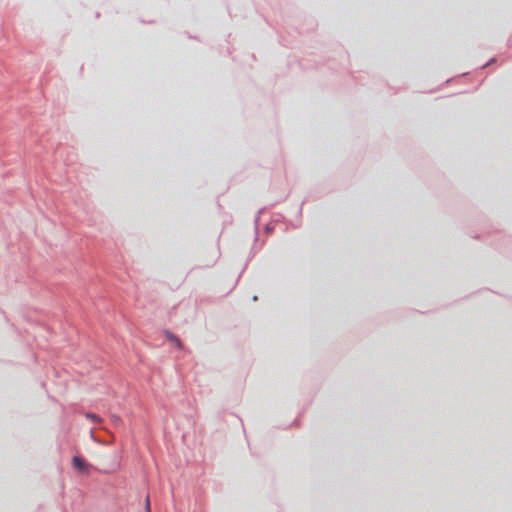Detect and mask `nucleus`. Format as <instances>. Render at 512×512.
<instances>
[{
  "instance_id": "obj_1",
  "label": "nucleus",
  "mask_w": 512,
  "mask_h": 512,
  "mask_svg": "<svg viewBox=\"0 0 512 512\" xmlns=\"http://www.w3.org/2000/svg\"><path fill=\"white\" fill-rule=\"evenodd\" d=\"M73 467L80 472L87 473L88 465L78 456L73 457Z\"/></svg>"
},
{
  "instance_id": "obj_3",
  "label": "nucleus",
  "mask_w": 512,
  "mask_h": 512,
  "mask_svg": "<svg viewBox=\"0 0 512 512\" xmlns=\"http://www.w3.org/2000/svg\"><path fill=\"white\" fill-rule=\"evenodd\" d=\"M85 417L87 419H89L90 421L94 422V423H100L101 422V418L98 415L94 414V413H87L85 415Z\"/></svg>"
},
{
  "instance_id": "obj_2",
  "label": "nucleus",
  "mask_w": 512,
  "mask_h": 512,
  "mask_svg": "<svg viewBox=\"0 0 512 512\" xmlns=\"http://www.w3.org/2000/svg\"><path fill=\"white\" fill-rule=\"evenodd\" d=\"M166 337L168 340H170L172 343H174L179 349L182 348V342L180 341V339L177 336L171 334L170 332H166Z\"/></svg>"
},
{
  "instance_id": "obj_4",
  "label": "nucleus",
  "mask_w": 512,
  "mask_h": 512,
  "mask_svg": "<svg viewBox=\"0 0 512 512\" xmlns=\"http://www.w3.org/2000/svg\"><path fill=\"white\" fill-rule=\"evenodd\" d=\"M147 511H151L149 496H147L145 500V512Z\"/></svg>"
},
{
  "instance_id": "obj_5",
  "label": "nucleus",
  "mask_w": 512,
  "mask_h": 512,
  "mask_svg": "<svg viewBox=\"0 0 512 512\" xmlns=\"http://www.w3.org/2000/svg\"><path fill=\"white\" fill-rule=\"evenodd\" d=\"M147 512H151V511H147Z\"/></svg>"
}]
</instances>
